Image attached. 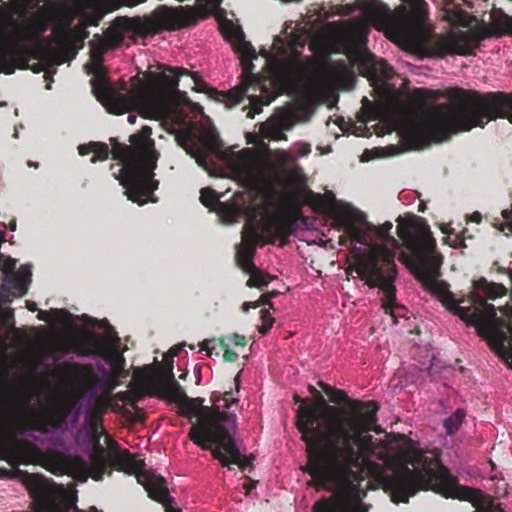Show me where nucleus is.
I'll use <instances>...</instances> for the list:
<instances>
[{
	"instance_id": "f257e3e1",
	"label": "nucleus",
	"mask_w": 512,
	"mask_h": 512,
	"mask_svg": "<svg viewBox=\"0 0 512 512\" xmlns=\"http://www.w3.org/2000/svg\"><path fill=\"white\" fill-rule=\"evenodd\" d=\"M317 394V405H304L298 412V431L308 455L303 471L311 476V487H334L335 492L319 499L312 512H367L354 469L375 451V440L369 432H382L376 426L379 406L375 403L361 413L353 409L354 415L344 418V411Z\"/></svg>"
},
{
	"instance_id": "f03ea898",
	"label": "nucleus",
	"mask_w": 512,
	"mask_h": 512,
	"mask_svg": "<svg viewBox=\"0 0 512 512\" xmlns=\"http://www.w3.org/2000/svg\"><path fill=\"white\" fill-rule=\"evenodd\" d=\"M411 100L419 117L401 131L405 151L424 149L431 142H443L457 132L483 128L498 118L512 123V95L504 92L480 93L460 87L443 91L415 88Z\"/></svg>"
},
{
	"instance_id": "7ed1b4c3",
	"label": "nucleus",
	"mask_w": 512,
	"mask_h": 512,
	"mask_svg": "<svg viewBox=\"0 0 512 512\" xmlns=\"http://www.w3.org/2000/svg\"><path fill=\"white\" fill-rule=\"evenodd\" d=\"M109 49L112 48L103 38L93 44L90 68V73L93 74L90 80L92 92L109 113L121 115L134 110L142 117L149 119L172 117L180 105L190 104L186 92L178 89L179 77L182 75H191L197 92L206 93L210 99L223 103L226 108L240 104L245 98L247 88H234L228 92H220L210 88L186 68H174L164 64L159 65L162 73L149 72L146 75L147 82L139 81L133 89L122 93L111 85L105 75L102 57Z\"/></svg>"
},
{
	"instance_id": "20e7f679",
	"label": "nucleus",
	"mask_w": 512,
	"mask_h": 512,
	"mask_svg": "<svg viewBox=\"0 0 512 512\" xmlns=\"http://www.w3.org/2000/svg\"><path fill=\"white\" fill-rule=\"evenodd\" d=\"M397 234L409 255H401L406 258L405 262L414 277L423 288L434 295L449 311L459 316L463 321L477 325L496 333L492 323L502 325L503 320L497 318L495 306L489 304L477 292L470 293L473 303L471 307H462L459 304L462 299L456 300L454 294L449 290V284L439 280L440 267L443 263V256L437 251L436 240L432 235L429 225L419 220L417 222H398ZM501 339L506 335L497 331Z\"/></svg>"
},
{
	"instance_id": "39448f33",
	"label": "nucleus",
	"mask_w": 512,
	"mask_h": 512,
	"mask_svg": "<svg viewBox=\"0 0 512 512\" xmlns=\"http://www.w3.org/2000/svg\"><path fill=\"white\" fill-rule=\"evenodd\" d=\"M13 451L22 464H41L55 475H70L82 482L88 477L101 481L106 473L111 475V469H114L134 475L151 499L162 500L165 496V491L161 487L162 476L147 470L143 459H136L129 450L118 449L116 445L110 446L109 453H106L98 443L89 465L80 456L67 455L56 450L43 452L28 440L16 442Z\"/></svg>"
},
{
	"instance_id": "423d86ee",
	"label": "nucleus",
	"mask_w": 512,
	"mask_h": 512,
	"mask_svg": "<svg viewBox=\"0 0 512 512\" xmlns=\"http://www.w3.org/2000/svg\"><path fill=\"white\" fill-rule=\"evenodd\" d=\"M152 129L143 126L140 132L130 135V145L119 143L116 138H110L111 149L108 144L91 141L78 146V153L86 156L93 153L91 163L103 162L112 155V159L120 161L111 164L112 176L119 181L126 191L128 199L138 205L148 201L156 202L153 193L159 187L154 170L160 156L155 149L154 140L151 139Z\"/></svg>"
},
{
	"instance_id": "0eeeda50",
	"label": "nucleus",
	"mask_w": 512,
	"mask_h": 512,
	"mask_svg": "<svg viewBox=\"0 0 512 512\" xmlns=\"http://www.w3.org/2000/svg\"><path fill=\"white\" fill-rule=\"evenodd\" d=\"M393 225L386 221L380 226L374 227L377 237L382 244L374 245L367 254L358 255L353 269L359 277L371 288H379L385 298L382 307L386 314L393 316L396 307L397 266L395 264L396 251L400 244L396 238L390 235Z\"/></svg>"
},
{
	"instance_id": "6e6552de",
	"label": "nucleus",
	"mask_w": 512,
	"mask_h": 512,
	"mask_svg": "<svg viewBox=\"0 0 512 512\" xmlns=\"http://www.w3.org/2000/svg\"><path fill=\"white\" fill-rule=\"evenodd\" d=\"M269 206L267 203L259 206L264 209L260 222L258 207L249 209L250 223L243 227L242 242L235 254L236 263L253 260L257 246L274 244L276 239L280 240V247H283L287 244V238L295 233L297 222L304 219L301 204L296 205L293 199L277 213L269 211Z\"/></svg>"
},
{
	"instance_id": "1a4fd4ad",
	"label": "nucleus",
	"mask_w": 512,
	"mask_h": 512,
	"mask_svg": "<svg viewBox=\"0 0 512 512\" xmlns=\"http://www.w3.org/2000/svg\"><path fill=\"white\" fill-rule=\"evenodd\" d=\"M206 16L202 9L191 6L176 8L159 6L154 12V20L141 17H117L112 25L104 32V40L111 48L120 45L124 33L132 32L139 36L154 35L161 29L176 31L183 27L195 25L199 19Z\"/></svg>"
},
{
	"instance_id": "9d476101",
	"label": "nucleus",
	"mask_w": 512,
	"mask_h": 512,
	"mask_svg": "<svg viewBox=\"0 0 512 512\" xmlns=\"http://www.w3.org/2000/svg\"><path fill=\"white\" fill-rule=\"evenodd\" d=\"M16 10L12 5L0 6V73L11 75L16 69H29L31 59L44 61L52 59L50 41L22 42L12 36L11 26H18Z\"/></svg>"
},
{
	"instance_id": "9b49d317",
	"label": "nucleus",
	"mask_w": 512,
	"mask_h": 512,
	"mask_svg": "<svg viewBox=\"0 0 512 512\" xmlns=\"http://www.w3.org/2000/svg\"><path fill=\"white\" fill-rule=\"evenodd\" d=\"M203 403V398L187 397L178 406L183 417L198 419V424L190 428V439L202 449H210L211 441L227 426L235 424V415L220 411L219 407L204 406Z\"/></svg>"
},
{
	"instance_id": "f8f14e48",
	"label": "nucleus",
	"mask_w": 512,
	"mask_h": 512,
	"mask_svg": "<svg viewBox=\"0 0 512 512\" xmlns=\"http://www.w3.org/2000/svg\"><path fill=\"white\" fill-rule=\"evenodd\" d=\"M70 412L71 406L68 403L58 402L47 408L41 415L31 419L26 403L11 400L3 409L2 418L5 425L15 432L24 433L29 430L46 432L47 427L61 428Z\"/></svg>"
},
{
	"instance_id": "ddd939ff",
	"label": "nucleus",
	"mask_w": 512,
	"mask_h": 512,
	"mask_svg": "<svg viewBox=\"0 0 512 512\" xmlns=\"http://www.w3.org/2000/svg\"><path fill=\"white\" fill-rule=\"evenodd\" d=\"M490 36L487 28L480 31H459L434 42L432 49L439 58L447 55H473L482 40Z\"/></svg>"
},
{
	"instance_id": "4468645a",
	"label": "nucleus",
	"mask_w": 512,
	"mask_h": 512,
	"mask_svg": "<svg viewBox=\"0 0 512 512\" xmlns=\"http://www.w3.org/2000/svg\"><path fill=\"white\" fill-rule=\"evenodd\" d=\"M209 450H211L212 456L219 460L224 467L236 464L241 471H246L252 466L253 458L240 454L235 440L229 432V426L211 441V448Z\"/></svg>"
},
{
	"instance_id": "2eb2a0df",
	"label": "nucleus",
	"mask_w": 512,
	"mask_h": 512,
	"mask_svg": "<svg viewBox=\"0 0 512 512\" xmlns=\"http://www.w3.org/2000/svg\"><path fill=\"white\" fill-rule=\"evenodd\" d=\"M264 201L260 204L255 205H235V204H226V203H219V213L223 218L226 220L233 222L235 221L240 215L245 214L247 217V223H250V217H249V209L252 207H258V217L261 216V218L264 215V209L260 208L259 206H262L263 204H270L269 210L273 207L278 208V212H280L281 207H285L289 205V200L293 199L294 203L300 204L295 196H288L285 198L284 202L282 204L276 203V191L272 186H266L263 188L262 191Z\"/></svg>"
},
{
	"instance_id": "dca6fc26",
	"label": "nucleus",
	"mask_w": 512,
	"mask_h": 512,
	"mask_svg": "<svg viewBox=\"0 0 512 512\" xmlns=\"http://www.w3.org/2000/svg\"><path fill=\"white\" fill-rule=\"evenodd\" d=\"M110 340L117 342L119 339L115 332L107 337L95 332H88L72 342L71 350L79 356H99L106 360L112 358Z\"/></svg>"
},
{
	"instance_id": "f3484780",
	"label": "nucleus",
	"mask_w": 512,
	"mask_h": 512,
	"mask_svg": "<svg viewBox=\"0 0 512 512\" xmlns=\"http://www.w3.org/2000/svg\"><path fill=\"white\" fill-rule=\"evenodd\" d=\"M312 69L310 61L302 60L298 55H292L276 64L279 78L288 84L296 83L305 78Z\"/></svg>"
},
{
	"instance_id": "a211bd4d",
	"label": "nucleus",
	"mask_w": 512,
	"mask_h": 512,
	"mask_svg": "<svg viewBox=\"0 0 512 512\" xmlns=\"http://www.w3.org/2000/svg\"><path fill=\"white\" fill-rule=\"evenodd\" d=\"M362 11L366 22L379 31H386L395 26L390 8L378 0L368 1Z\"/></svg>"
},
{
	"instance_id": "6ab92c4d",
	"label": "nucleus",
	"mask_w": 512,
	"mask_h": 512,
	"mask_svg": "<svg viewBox=\"0 0 512 512\" xmlns=\"http://www.w3.org/2000/svg\"><path fill=\"white\" fill-rule=\"evenodd\" d=\"M320 387L323 389V391L330 397L331 402L335 404H341L343 403L345 407L338 408V410L345 412V417H352L351 415H354L353 409H358L360 411L359 413L363 412L366 409H369L372 405L377 403L376 401L370 400V401H361L357 399H352L348 397L345 391L339 390L336 388L331 387L328 384L319 383Z\"/></svg>"
},
{
	"instance_id": "aec40b11",
	"label": "nucleus",
	"mask_w": 512,
	"mask_h": 512,
	"mask_svg": "<svg viewBox=\"0 0 512 512\" xmlns=\"http://www.w3.org/2000/svg\"><path fill=\"white\" fill-rule=\"evenodd\" d=\"M359 69L363 75L370 78L390 80L394 76L392 67L386 61L377 59L369 53L359 56Z\"/></svg>"
},
{
	"instance_id": "412c9836",
	"label": "nucleus",
	"mask_w": 512,
	"mask_h": 512,
	"mask_svg": "<svg viewBox=\"0 0 512 512\" xmlns=\"http://www.w3.org/2000/svg\"><path fill=\"white\" fill-rule=\"evenodd\" d=\"M48 22L44 18H38L34 21L22 25L18 22V26H11L10 32L12 36L17 37L22 42L43 41L41 36L47 31Z\"/></svg>"
},
{
	"instance_id": "4be33fe9",
	"label": "nucleus",
	"mask_w": 512,
	"mask_h": 512,
	"mask_svg": "<svg viewBox=\"0 0 512 512\" xmlns=\"http://www.w3.org/2000/svg\"><path fill=\"white\" fill-rule=\"evenodd\" d=\"M159 381L164 394L178 405L188 397L184 389L176 381L172 365L161 373Z\"/></svg>"
},
{
	"instance_id": "5701e85b",
	"label": "nucleus",
	"mask_w": 512,
	"mask_h": 512,
	"mask_svg": "<svg viewBox=\"0 0 512 512\" xmlns=\"http://www.w3.org/2000/svg\"><path fill=\"white\" fill-rule=\"evenodd\" d=\"M66 376L79 378L86 383L88 387H95L98 384V377L91 365H81L77 363H67L63 365Z\"/></svg>"
},
{
	"instance_id": "b1692460",
	"label": "nucleus",
	"mask_w": 512,
	"mask_h": 512,
	"mask_svg": "<svg viewBox=\"0 0 512 512\" xmlns=\"http://www.w3.org/2000/svg\"><path fill=\"white\" fill-rule=\"evenodd\" d=\"M359 33V27L352 25L349 28L343 29L337 33V44L338 48L336 51L343 50L348 53L354 50L357 37Z\"/></svg>"
},
{
	"instance_id": "393cba45",
	"label": "nucleus",
	"mask_w": 512,
	"mask_h": 512,
	"mask_svg": "<svg viewBox=\"0 0 512 512\" xmlns=\"http://www.w3.org/2000/svg\"><path fill=\"white\" fill-rule=\"evenodd\" d=\"M177 140L178 144L186 151L188 155L193 157L200 166L205 164L206 155L203 153L198 143L192 138L190 134L179 136Z\"/></svg>"
},
{
	"instance_id": "a878e982",
	"label": "nucleus",
	"mask_w": 512,
	"mask_h": 512,
	"mask_svg": "<svg viewBox=\"0 0 512 512\" xmlns=\"http://www.w3.org/2000/svg\"><path fill=\"white\" fill-rule=\"evenodd\" d=\"M77 50L73 42L67 37L63 36V39L59 42V49H53L52 59L56 64L61 65L67 60L75 58Z\"/></svg>"
},
{
	"instance_id": "bb28decb",
	"label": "nucleus",
	"mask_w": 512,
	"mask_h": 512,
	"mask_svg": "<svg viewBox=\"0 0 512 512\" xmlns=\"http://www.w3.org/2000/svg\"><path fill=\"white\" fill-rule=\"evenodd\" d=\"M104 410L105 407L102 404L97 403L89 409L86 416L88 426L92 434L96 437L97 442L99 441L100 430L102 429V416Z\"/></svg>"
},
{
	"instance_id": "cd10ccee",
	"label": "nucleus",
	"mask_w": 512,
	"mask_h": 512,
	"mask_svg": "<svg viewBox=\"0 0 512 512\" xmlns=\"http://www.w3.org/2000/svg\"><path fill=\"white\" fill-rule=\"evenodd\" d=\"M80 6L91 9L89 13L83 12L81 15L87 25L97 26L105 14L98 3L95 0H82Z\"/></svg>"
},
{
	"instance_id": "c85d7f7f",
	"label": "nucleus",
	"mask_w": 512,
	"mask_h": 512,
	"mask_svg": "<svg viewBox=\"0 0 512 512\" xmlns=\"http://www.w3.org/2000/svg\"><path fill=\"white\" fill-rule=\"evenodd\" d=\"M474 287L482 289L489 298L495 299L506 294V288L501 284L488 283L485 278L474 282Z\"/></svg>"
},
{
	"instance_id": "c756f323",
	"label": "nucleus",
	"mask_w": 512,
	"mask_h": 512,
	"mask_svg": "<svg viewBox=\"0 0 512 512\" xmlns=\"http://www.w3.org/2000/svg\"><path fill=\"white\" fill-rule=\"evenodd\" d=\"M232 395V391H225L224 393L218 391L212 392L210 397V400L213 404L212 407H219L220 411H222L221 408L229 409L231 404H234L238 401L237 398H234Z\"/></svg>"
},
{
	"instance_id": "7c9ffc66",
	"label": "nucleus",
	"mask_w": 512,
	"mask_h": 512,
	"mask_svg": "<svg viewBox=\"0 0 512 512\" xmlns=\"http://www.w3.org/2000/svg\"><path fill=\"white\" fill-rule=\"evenodd\" d=\"M271 280H273V276L258 269L249 276L246 285L249 288L263 289V287L267 286Z\"/></svg>"
},
{
	"instance_id": "2f4dec72",
	"label": "nucleus",
	"mask_w": 512,
	"mask_h": 512,
	"mask_svg": "<svg viewBox=\"0 0 512 512\" xmlns=\"http://www.w3.org/2000/svg\"><path fill=\"white\" fill-rule=\"evenodd\" d=\"M238 43L236 45V51L239 54L240 58H250L256 59L257 53L252 44L244 39V35L242 31L238 33Z\"/></svg>"
},
{
	"instance_id": "473e14b6",
	"label": "nucleus",
	"mask_w": 512,
	"mask_h": 512,
	"mask_svg": "<svg viewBox=\"0 0 512 512\" xmlns=\"http://www.w3.org/2000/svg\"><path fill=\"white\" fill-rule=\"evenodd\" d=\"M465 417V412L461 409L456 410L450 417L444 421V426L449 434L459 429Z\"/></svg>"
},
{
	"instance_id": "72a5a7b5",
	"label": "nucleus",
	"mask_w": 512,
	"mask_h": 512,
	"mask_svg": "<svg viewBox=\"0 0 512 512\" xmlns=\"http://www.w3.org/2000/svg\"><path fill=\"white\" fill-rule=\"evenodd\" d=\"M345 232L351 241L359 244H366V235L364 230L354 223H349L345 227Z\"/></svg>"
},
{
	"instance_id": "f704fd0d",
	"label": "nucleus",
	"mask_w": 512,
	"mask_h": 512,
	"mask_svg": "<svg viewBox=\"0 0 512 512\" xmlns=\"http://www.w3.org/2000/svg\"><path fill=\"white\" fill-rule=\"evenodd\" d=\"M200 200L205 207H212L219 202L216 192L209 187L201 189Z\"/></svg>"
},
{
	"instance_id": "c9c22d12",
	"label": "nucleus",
	"mask_w": 512,
	"mask_h": 512,
	"mask_svg": "<svg viewBox=\"0 0 512 512\" xmlns=\"http://www.w3.org/2000/svg\"><path fill=\"white\" fill-rule=\"evenodd\" d=\"M17 288L20 295L27 292V284L31 281V272L29 270H22L15 275Z\"/></svg>"
},
{
	"instance_id": "e433bc0d",
	"label": "nucleus",
	"mask_w": 512,
	"mask_h": 512,
	"mask_svg": "<svg viewBox=\"0 0 512 512\" xmlns=\"http://www.w3.org/2000/svg\"><path fill=\"white\" fill-rule=\"evenodd\" d=\"M161 487L165 491V496L163 497L162 500H158V499H154V500L163 504V506L165 508V512H181L180 509L172 506V499L169 495L168 489L166 487V481L163 477H162Z\"/></svg>"
},
{
	"instance_id": "4c0bfd02",
	"label": "nucleus",
	"mask_w": 512,
	"mask_h": 512,
	"mask_svg": "<svg viewBox=\"0 0 512 512\" xmlns=\"http://www.w3.org/2000/svg\"><path fill=\"white\" fill-rule=\"evenodd\" d=\"M116 398L119 401H122L124 404L129 405L131 407H136L137 402L139 401V395L133 392H118L116 394Z\"/></svg>"
},
{
	"instance_id": "58836bf2",
	"label": "nucleus",
	"mask_w": 512,
	"mask_h": 512,
	"mask_svg": "<svg viewBox=\"0 0 512 512\" xmlns=\"http://www.w3.org/2000/svg\"><path fill=\"white\" fill-rule=\"evenodd\" d=\"M220 346L223 349V358L227 362H235L238 359V353L234 350L230 349L229 343L225 341V339L220 340Z\"/></svg>"
},
{
	"instance_id": "ea45409f",
	"label": "nucleus",
	"mask_w": 512,
	"mask_h": 512,
	"mask_svg": "<svg viewBox=\"0 0 512 512\" xmlns=\"http://www.w3.org/2000/svg\"><path fill=\"white\" fill-rule=\"evenodd\" d=\"M309 389H310V392L315 396V399H317V397H318L317 392L321 395V393L315 387L310 386ZM294 401L297 403H302L299 408H301L304 405H312L311 403H307V402L303 401V399L299 395L294 396ZM317 404H318V400H316V403L314 405H317ZM299 410L300 409H298L297 412H299ZM296 427L298 428V413H296Z\"/></svg>"
},
{
	"instance_id": "a19ab883",
	"label": "nucleus",
	"mask_w": 512,
	"mask_h": 512,
	"mask_svg": "<svg viewBox=\"0 0 512 512\" xmlns=\"http://www.w3.org/2000/svg\"><path fill=\"white\" fill-rule=\"evenodd\" d=\"M224 339L227 343H231L234 346L244 347L246 345L245 337L243 335H239L236 333H234L230 336H226Z\"/></svg>"
},
{
	"instance_id": "79ce46f5",
	"label": "nucleus",
	"mask_w": 512,
	"mask_h": 512,
	"mask_svg": "<svg viewBox=\"0 0 512 512\" xmlns=\"http://www.w3.org/2000/svg\"><path fill=\"white\" fill-rule=\"evenodd\" d=\"M0 267L4 270L5 273H11L16 267V261L10 257L4 256V259L0 263Z\"/></svg>"
},
{
	"instance_id": "37998d69",
	"label": "nucleus",
	"mask_w": 512,
	"mask_h": 512,
	"mask_svg": "<svg viewBox=\"0 0 512 512\" xmlns=\"http://www.w3.org/2000/svg\"><path fill=\"white\" fill-rule=\"evenodd\" d=\"M237 265L243 272H245L249 276L256 270H258V268L255 267L253 260L237 262Z\"/></svg>"
},
{
	"instance_id": "c03bdc74",
	"label": "nucleus",
	"mask_w": 512,
	"mask_h": 512,
	"mask_svg": "<svg viewBox=\"0 0 512 512\" xmlns=\"http://www.w3.org/2000/svg\"><path fill=\"white\" fill-rule=\"evenodd\" d=\"M309 204L312 205L315 209L318 205H321L323 202V196L321 194H316L313 191L309 190Z\"/></svg>"
},
{
	"instance_id": "a18cd8bd",
	"label": "nucleus",
	"mask_w": 512,
	"mask_h": 512,
	"mask_svg": "<svg viewBox=\"0 0 512 512\" xmlns=\"http://www.w3.org/2000/svg\"><path fill=\"white\" fill-rule=\"evenodd\" d=\"M34 0H16L17 3L11 4L16 10V14H21L25 11L26 7L29 6Z\"/></svg>"
},
{
	"instance_id": "49530a36",
	"label": "nucleus",
	"mask_w": 512,
	"mask_h": 512,
	"mask_svg": "<svg viewBox=\"0 0 512 512\" xmlns=\"http://www.w3.org/2000/svg\"><path fill=\"white\" fill-rule=\"evenodd\" d=\"M253 304V308H258L263 305H269L272 307L270 294L263 293L257 301H255Z\"/></svg>"
},
{
	"instance_id": "de8ad7c7",
	"label": "nucleus",
	"mask_w": 512,
	"mask_h": 512,
	"mask_svg": "<svg viewBox=\"0 0 512 512\" xmlns=\"http://www.w3.org/2000/svg\"><path fill=\"white\" fill-rule=\"evenodd\" d=\"M467 232V230H463L461 232L460 235L456 236V238L454 239L453 243L451 244V246L453 248H466V244H465V233Z\"/></svg>"
},
{
	"instance_id": "09e8293b",
	"label": "nucleus",
	"mask_w": 512,
	"mask_h": 512,
	"mask_svg": "<svg viewBox=\"0 0 512 512\" xmlns=\"http://www.w3.org/2000/svg\"><path fill=\"white\" fill-rule=\"evenodd\" d=\"M240 60H241V65H242L243 72L246 73V74L252 73V71L254 69V64H253V60L254 59L240 58Z\"/></svg>"
},
{
	"instance_id": "8fccbe9b",
	"label": "nucleus",
	"mask_w": 512,
	"mask_h": 512,
	"mask_svg": "<svg viewBox=\"0 0 512 512\" xmlns=\"http://www.w3.org/2000/svg\"><path fill=\"white\" fill-rule=\"evenodd\" d=\"M426 6H427V3L424 0L416 1V9H417L420 17H423V15L425 13Z\"/></svg>"
},
{
	"instance_id": "3c124183",
	"label": "nucleus",
	"mask_w": 512,
	"mask_h": 512,
	"mask_svg": "<svg viewBox=\"0 0 512 512\" xmlns=\"http://www.w3.org/2000/svg\"><path fill=\"white\" fill-rule=\"evenodd\" d=\"M273 323H274V320H270V319H269L268 323H262V325L258 328L259 333H261L262 335H265L270 330Z\"/></svg>"
},
{
	"instance_id": "603ef678",
	"label": "nucleus",
	"mask_w": 512,
	"mask_h": 512,
	"mask_svg": "<svg viewBox=\"0 0 512 512\" xmlns=\"http://www.w3.org/2000/svg\"><path fill=\"white\" fill-rule=\"evenodd\" d=\"M273 323H274V320H270V319H269L268 323H262V325L258 328L259 333H261L262 335H265L270 330Z\"/></svg>"
},
{
	"instance_id": "864d4df0",
	"label": "nucleus",
	"mask_w": 512,
	"mask_h": 512,
	"mask_svg": "<svg viewBox=\"0 0 512 512\" xmlns=\"http://www.w3.org/2000/svg\"><path fill=\"white\" fill-rule=\"evenodd\" d=\"M123 362H124V359L122 357H120L118 360H115L112 362V369L114 372H119L120 370L123 369Z\"/></svg>"
},
{
	"instance_id": "5fc2aeb1",
	"label": "nucleus",
	"mask_w": 512,
	"mask_h": 512,
	"mask_svg": "<svg viewBox=\"0 0 512 512\" xmlns=\"http://www.w3.org/2000/svg\"><path fill=\"white\" fill-rule=\"evenodd\" d=\"M260 313H261L262 323H268L269 319L274 320V318L270 315V313L266 309H262L260 311Z\"/></svg>"
},
{
	"instance_id": "6e6d98bb",
	"label": "nucleus",
	"mask_w": 512,
	"mask_h": 512,
	"mask_svg": "<svg viewBox=\"0 0 512 512\" xmlns=\"http://www.w3.org/2000/svg\"><path fill=\"white\" fill-rule=\"evenodd\" d=\"M469 220L475 223H480L482 220V215L479 212H474L470 215Z\"/></svg>"
},
{
	"instance_id": "4d7b16f0",
	"label": "nucleus",
	"mask_w": 512,
	"mask_h": 512,
	"mask_svg": "<svg viewBox=\"0 0 512 512\" xmlns=\"http://www.w3.org/2000/svg\"><path fill=\"white\" fill-rule=\"evenodd\" d=\"M182 350V346H174L169 350L171 357L178 356Z\"/></svg>"
},
{
	"instance_id": "13d9d810",
	"label": "nucleus",
	"mask_w": 512,
	"mask_h": 512,
	"mask_svg": "<svg viewBox=\"0 0 512 512\" xmlns=\"http://www.w3.org/2000/svg\"><path fill=\"white\" fill-rule=\"evenodd\" d=\"M146 0H124V4L129 7H134L138 4L145 2Z\"/></svg>"
},
{
	"instance_id": "bf43d9fd",
	"label": "nucleus",
	"mask_w": 512,
	"mask_h": 512,
	"mask_svg": "<svg viewBox=\"0 0 512 512\" xmlns=\"http://www.w3.org/2000/svg\"><path fill=\"white\" fill-rule=\"evenodd\" d=\"M208 343L209 342L207 340H205V341L201 342L199 346H200L201 350H204L207 352L208 355H211L212 350L209 348Z\"/></svg>"
},
{
	"instance_id": "052dcab7",
	"label": "nucleus",
	"mask_w": 512,
	"mask_h": 512,
	"mask_svg": "<svg viewBox=\"0 0 512 512\" xmlns=\"http://www.w3.org/2000/svg\"><path fill=\"white\" fill-rule=\"evenodd\" d=\"M253 302H244L242 304V310L243 312H248L250 308H253Z\"/></svg>"
},
{
	"instance_id": "680f3d73",
	"label": "nucleus",
	"mask_w": 512,
	"mask_h": 512,
	"mask_svg": "<svg viewBox=\"0 0 512 512\" xmlns=\"http://www.w3.org/2000/svg\"><path fill=\"white\" fill-rule=\"evenodd\" d=\"M17 227L16 220L12 219L9 224L7 225V228L11 231H15Z\"/></svg>"
},
{
	"instance_id": "e2e57ef3",
	"label": "nucleus",
	"mask_w": 512,
	"mask_h": 512,
	"mask_svg": "<svg viewBox=\"0 0 512 512\" xmlns=\"http://www.w3.org/2000/svg\"><path fill=\"white\" fill-rule=\"evenodd\" d=\"M127 120L130 124H135L137 116L135 114H129Z\"/></svg>"
},
{
	"instance_id": "0e129e2a",
	"label": "nucleus",
	"mask_w": 512,
	"mask_h": 512,
	"mask_svg": "<svg viewBox=\"0 0 512 512\" xmlns=\"http://www.w3.org/2000/svg\"><path fill=\"white\" fill-rule=\"evenodd\" d=\"M38 318L42 321H47L48 320V317H47V312H44V311H40L38 313Z\"/></svg>"
},
{
	"instance_id": "69168bd1",
	"label": "nucleus",
	"mask_w": 512,
	"mask_h": 512,
	"mask_svg": "<svg viewBox=\"0 0 512 512\" xmlns=\"http://www.w3.org/2000/svg\"><path fill=\"white\" fill-rule=\"evenodd\" d=\"M235 381V390L238 393L239 392V385H240V377L239 374H237L234 378Z\"/></svg>"
},
{
	"instance_id": "338daca9",
	"label": "nucleus",
	"mask_w": 512,
	"mask_h": 512,
	"mask_svg": "<svg viewBox=\"0 0 512 512\" xmlns=\"http://www.w3.org/2000/svg\"><path fill=\"white\" fill-rule=\"evenodd\" d=\"M28 309L32 312L36 311L37 310V306H36V303H31L28 305Z\"/></svg>"
},
{
	"instance_id": "774afa93",
	"label": "nucleus",
	"mask_w": 512,
	"mask_h": 512,
	"mask_svg": "<svg viewBox=\"0 0 512 512\" xmlns=\"http://www.w3.org/2000/svg\"><path fill=\"white\" fill-rule=\"evenodd\" d=\"M29 69H31L33 72H36V73L41 71V68L39 65H36L35 67H30Z\"/></svg>"
}]
</instances>
